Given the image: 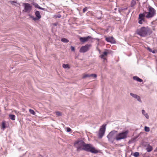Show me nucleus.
<instances>
[{
  "label": "nucleus",
  "mask_w": 157,
  "mask_h": 157,
  "mask_svg": "<svg viewBox=\"0 0 157 157\" xmlns=\"http://www.w3.org/2000/svg\"><path fill=\"white\" fill-rule=\"evenodd\" d=\"M31 17L32 18V19L34 20V21H36V20H38L39 19H37V17Z\"/></svg>",
  "instance_id": "34"
},
{
  "label": "nucleus",
  "mask_w": 157,
  "mask_h": 157,
  "mask_svg": "<svg viewBox=\"0 0 157 157\" xmlns=\"http://www.w3.org/2000/svg\"><path fill=\"white\" fill-rule=\"evenodd\" d=\"M142 113L145 116V117L148 119L149 118V116L148 114L145 112V111L143 109L142 110Z\"/></svg>",
  "instance_id": "15"
},
{
  "label": "nucleus",
  "mask_w": 157,
  "mask_h": 157,
  "mask_svg": "<svg viewBox=\"0 0 157 157\" xmlns=\"http://www.w3.org/2000/svg\"><path fill=\"white\" fill-rule=\"evenodd\" d=\"M156 14L155 10L150 6L148 7V12H147L146 17L147 18H151L154 16Z\"/></svg>",
  "instance_id": "6"
},
{
  "label": "nucleus",
  "mask_w": 157,
  "mask_h": 157,
  "mask_svg": "<svg viewBox=\"0 0 157 157\" xmlns=\"http://www.w3.org/2000/svg\"><path fill=\"white\" fill-rule=\"evenodd\" d=\"M71 131V129L70 128H68L67 129V132H70Z\"/></svg>",
  "instance_id": "37"
},
{
  "label": "nucleus",
  "mask_w": 157,
  "mask_h": 157,
  "mask_svg": "<svg viewBox=\"0 0 157 157\" xmlns=\"http://www.w3.org/2000/svg\"><path fill=\"white\" fill-rule=\"evenodd\" d=\"M71 51H75V48L74 47L71 46Z\"/></svg>",
  "instance_id": "36"
},
{
  "label": "nucleus",
  "mask_w": 157,
  "mask_h": 157,
  "mask_svg": "<svg viewBox=\"0 0 157 157\" xmlns=\"http://www.w3.org/2000/svg\"><path fill=\"white\" fill-rule=\"evenodd\" d=\"M136 2L134 0H132L131 2V5L132 6H133L136 4Z\"/></svg>",
  "instance_id": "24"
},
{
  "label": "nucleus",
  "mask_w": 157,
  "mask_h": 157,
  "mask_svg": "<svg viewBox=\"0 0 157 157\" xmlns=\"http://www.w3.org/2000/svg\"><path fill=\"white\" fill-rule=\"evenodd\" d=\"M29 111L30 113H31L33 115H35V113L34 111L32 109H29Z\"/></svg>",
  "instance_id": "26"
},
{
  "label": "nucleus",
  "mask_w": 157,
  "mask_h": 157,
  "mask_svg": "<svg viewBox=\"0 0 157 157\" xmlns=\"http://www.w3.org/2000/svg\"><path fill=\"white\" fill-rule=\"evenodd\" d=\"M128 133V131L126 130L117 134L116 135V140L118 141L122 139L126 138Z\"/></svg>",
  "instance_id": "3"
},
{
  "label": "nucleus",
  "mask_w": 157,
  "mask_h": 157,
  "mask_svg": "<svg viewBox=\"0 0 157 157\" xmlns=\"http://www.w3.org/2000/svg\"><path fill=\"white\" fill-rule=\"evenodd\" d=\"M61 41L64 43H67L69 42V40L65 38H63L61 39Z\"/></svg>",
  "instance_id": "21"
},
{
  "label": "nucleus",
  "mask_w": 157,
  "mask_h": 157,
  "mask_svg": "<svg viewBox=\"0 0 157 157\" xmlns=\"http://www.w3.org/2000/svg\"><path fill=\"white\" fill-rule=\"evenodd\" d=\"M98 51H99V52H100V49H98Z\"/></svg>",
  "instance_id": "41"
},
{
  "label": "nucleus",
  "mask_w": 157,
  "mask_h": 157,
  "mask_svg": "<svg viewBox=\"0 0 157 157\" xmlns=\"http://www.w3.org/2000/svg\"><path fill=\"white\" fill-rule=\"evenodd\" d=\"M24 11L25 12L29 13L32 9V6L28 3L24 4Z\"/></svg>",
  "instance_id": "9"
},
{
  "label": "nucleus",
  "mask_w": 157,
  "mask_h": 157,
  "mask_svg": "<svg viewBox=\"0 0 157 157\" xmlns=\"http://www.w3.org/2000/svg\"><path fill=\"white\" fill-rule=\"evenodd\" d=\"M91 77V76H90V75L87 74V75H84L83 77V78H85L87 77Z\"/></svg>",
  "instance_id": "31"
},
{
  "label": "nucleus",
  "mask_w": 157,
  "mask_h": 157,
  "mask_svg": "<svg viewBox=\"0 0 157 157\" xmlns=\"http://www.w3.org/2000/svg\"><path fill=\"white\" fill-rule=\"evenodd\" d=\"M108 53L107 52H104L103 54L100 56V57L101 59H103L104 60H106V57H107Z\"/></svg>",
  "instance_id": "12"
},
{
  "label": "nucleus",
  "mask_w": 157,
  "mask_h": 157,
  "mask_svg": "<svg viewBox=\"0 0 157 157\" xmlns=\"http://www.w3.org/2000/svg\"><path fill=\"white\" fill-rule=\"evenodd\" d=\"M148 50L150 52H152V50L149 48H147Z\"/></svg>",
  "instance_id": "38"
},
{
  "label": "nucleus",
  "mask_w": 157,
  "mask_h": 157,
  "mask_svg": "<svg viewBox=\"0 0 157 157\" xmlns=\"http://www.w3.org/2000/svg\"><path fill=\"white\" fill-rule=\"evenodd\" d=\"M133 79L134 80L137 81V82H141L143 81V80L139 78L137 76H135L133 77Z\"/></svg>",
  "instance_id": "14"
},
{
  "label": "nucleus",
  "mask_w": 157,
  "mask_h": 157,
  "mask_svg": "<svg viewBox=\"0 0 157 157\" xmlns=\"http://www.w3.org/2000/svg\"><path fill=\"white\" fill-rule=\"evenodd\" d=\"M10 2L12 4L15 5V4L16 3V2L14 1H10Z\"/></svg>",
  "instance_id": "32"
},
{
  "label": "nucleus",
  "mask_w": 157,
  "mask_h": 157,
  "mask_svg": "<svg viewBox=\"0 0 157 157\" xmlns=\"http://www.w3.org/2000/svg\"><path fill=\"white\" fill-rule=\"evenodd\" d=\"M130 95L132 96L133 98H134L136 99V97H137V96H138L136 94H133V93H130Z\"/></svg>",
  "instance_id": "22"
},
{
  "label": "nucleus",
  "mask_w": 157,
  "mask_h": 157,
  "mask_svg": "<svg viewBox=\"0 0 157 157\" xmlns=\"http://www.w3.org/2000/svg\"><path fill=\"white\" fill-rule=\"evenodd\" d=\"M85 150L88 152H90L92 153H96L98 151L95 148L90 144H84L82 150Z\"/></svg>",
  "instance_id": "2"
},
{
  "label": "nucleus",
  "mask_w": 157,
  "mask_h": 157,
  "mask_svg": "<svg viewBox=\"0 0 157 157\" xmlns=\"http://www.w3.org/2000/svg\"><path fill=\"white\" fill-rule=\"evenodd\" d=\"M85 143L82 140H78L76 141L75 144L74 146L77 149V151L82 150Z\"/></svg>",
  "instance_id": "5"
},
{
  "label": "nucleus",
  "mask_w": 157,
  "mask_h": 157,
  "mask_svg": "<svg viewBox=\"0 0 157 157\" xmlns=\"http://www.w3.org/2000/svg\"><path fill=\"white\" fill-rule=\"evenodd\" d=\"M87 10V7H86L83 9V12H85Z\"/></svg>",
  "instance_id": "35"
},
{
  "label": "nucleus",
  "mask_w": 157,
  "mask_h": 157,
  "mask_svg": "<svg viewBox=\"0 0 157 157\" xmlns=\"http://www.w3.org/2000/svg\"><path fill=\"white\" fill-rule=\"evenodd\" d=\"M63 67L64 68H69V66L68 64H64L63 65Z\"/></svg>",
  "instance_id": "28"
},
{
  "label": "nucleus",
  "mask_w": 157,
  "mask_h": 157,
  "mask_svg": "<svg viewBox=\"0 0 157 157\" xmlns=\"http://www.w3.org/2000/svg\"><path fill=\"white\" fill-rule=\"evenodd\" d=\"M90 38H91V37L90 36H87L86 37H81L80 38L79 40L81 42L84 43L87 41Z\"/></svg>",
  "instance_id": "10"
},
{
  "label": "nucleus",
  "mask_w": 157,
  "mask_h": 157,
  "mask_svg": "<svg viewBox=\"0 0 157 157\" xmlns=\"http://www.w3.org/2000/svg\"><path fill=\"white\" fill-rule=\"evenodd\" d=\"M6 122L5 121H3L2 122L1 129L4 130L6 128Z\"/></svg>",
  "instance_id": "16"
},
{
  "label": "nucleus",
  "mask_w": 157,
  "mask_h": 157,
  "mask_svg": "<svg viewBox=\"0 0 157 157\" xmlns=\"http://www.w3.org/2000/svg\"><path fill=\"white\" fill-rule=\"evenodd\" d=\"M136 99H137V101H139V102H140V103H141L142 102V101L141 99V98H140V96L138 95L137 96V97H136Z\"/></svg>",
  "instance_id": "23"
},
{
  "label": "nucleus",
  "mask_w": 157,
  "mask_h": 157,
  "mask_svg": "<svg viewBox=\"0 0 157 157\" xmlns=\"http://www.w3.org/2000/svg\"><path fill=\"white\" fill-rule=\"evenodd\" d=\"M139 155V153L138 152H135L134 153L133 155L135 157H138Z\"/></svg>",
  "instance_id": "27"
},
{
  "label": "nucleus",
  "mask_w": 157,
  "mask_h": 157,
  "mask_svg": "<svg viewBox=\"0 0 157 157\" xmlns=\"http://www.w3.org/2000/svg\"><path fill=\"white\" fill-rule=\"evenodd\" d=\"M143 21H144V20L140 19V20L139 21L138 23L140 24H141L143 23Z\"/></svg>",
  "instance_id": "33"
},
{
  "label": "nucleus",
  "mask_w": 157,
  "mask_h": 157,
  "mask_svg": "<svg viewBox=\"0 0 157 157\" xmlns=\"http://www.w3.org/2000/svg\"><path fill=\"white\" fill-rule=\"evenodd\" d=\"M56 113L57 116H61L62 115L61 113L59 111H56Z\"/></svg>",
  "instance_id": "29"
},
{
  "label": "nucleus",
  "mask_w": 157,
  "mask_h": 157,
  "mask_svg": "<svg viewBox=\"0 0 157 157\" xmlns=\"http://www.w3.org/2000/svg\"><path fill=\"white\" fill-rule=\"evenodd\" d=\"M117 131L113 130L110 132L107 136L109 140L112 142H113L114 140H116V135Z\"/></svg>",
  "instance_id": "4"
},
{
  "label": "nucleus",
  "mask_w": 157,
  "mask_h": 157,
  "mask_svg": "<svg viewBox=\"0 0 157 157\" xmlns=\"http://www.w3.org/2000/svg\"><path fill=\"white\" fill-rule=\"evenodd\" d=\"M137 33L142 37H144L147 35H150L151 31L148 27H143L137 30Z\"/></svg>",
  "instance_id": "1"
},
{
  "label": "nucleus",
  "mask_w": 157,
  "mask_h": 157,
  "mask_svg": "<svg viewBox=\"0 0 157 157\" xmlns=\"http://www.w3.org/2000/svg\"><path fill=\"white\" fill-rule=\"evenodd\" d=\"M10 118L13 120H14L15 119V116L13 114H10L9 115Z\"/></svg>",
  "instance_id": "19"
},
{
  "label": "nucleus",
  "mask_w": 157,
  "mask_h": 157,
  "mask_svg": "<svg viewBox=\"0 0 157 157\" xmlns=\"http://www.w3.org/2000/svg\"><path fill=\"white\" fill-rule=\"evenodd\" d=\"M106 40L108 42H109L111 43H114L115 42V40L113 37H106Z\"/></svg>",
  "instance_id": "11"
},
{
  "label": "nucleus",
  "mask_w": 157,
  "mask_h": 157,
  "mask_svg": "<svg viewBox=\"0 0 157 157\" xmlns=\"http://www.w3.org/2000/svg\"><path fill=\"white\" fill-rule=\"evenodd\" d=\"M91 47V44H86L84 46H82L79 52H85L88 51Z\"/></svg>",
  "instance_id": "8"
},
{
  "label": "nucleus",
  "mask_w": 157,
  "mask_h": 157,
  "mask_svg": "<svg viewBox=\"0 0 157 157\" xmlns=\"http://www.w3.org/2000/svg\"><path fill=\"white\" fill-rule=\"evenodd\" d=\"M151 52L153 53H155V51H152V52Z\"/></svg>",
  "instance_id": "39"
},
{
  "label": "nucleus",
  "mask_w": 157,
  "mask_h": 157,
  "mask_svg": "<svg viewBox=\"0 0 157 157\" xmlns=\"http://www.w3.org/2000/svg\"><path fill=\"white\" fill-rule=\"evenodd\" d=\"M90 76H91V77H93L94 78H96L97 77V75L95 74H90Z\"/></svg>",
  "instance_id": "30"
},
{
  "label": "nucleus",
  "mask_w": 157,
  "mask_h": 157,
  "mask_svg": "<svg viewBox=\"0 0 157 157\" xmlns=\"http://www.w3.org/2000/svg\"><path fill=\"white\" fill-rule=\"evenodd\" d=\"M144 130L146 132H149L150 131V128L149 127L145 126L144 127Z\"/></svg>",
  "instance_id": "25"
},
{
  "label": "nucleus",
  "mask_w": 157,
  "mask_h": 157,
  "mask_svg": "<svg viewBox=\"0 0 157 157\" xmlns=\"http://www.w3.org/2000/svg\"><path fill=\"white\" fill-rule=\"evenodd\" d=\"M35 15L36 17H37V19H40L41 18V15L39 11H37L36 12Z\"/></svg>",
  "instance_id": "17"
},
{
  "label": "nucleus",
  "mask_w": 157,
  "mask_h": 157,
  "mask_svg": "<svg viewBox=\"0 0 157 157\" xmlns=\"http://www.w3.org/2000/svg\"><path fill=\"white\" fill-rule=\"evenodd\" d=\"M156 150H157V148H156Z\"/></svg>",
  "instance_id": "42"
},
{
  "label": "nucleus",
  "mask_w": 157,
  "mask_h": 157,
  "mask_svg": "<svg viewBox=\"0 0 157 157\" xmlns=\"http://www.w3.org/2000/svg\"><path fill=\"white\" fill-rule=\"evenodd\" d=\"M147 12L145 11L143 13H140L139 15V19L144 20V17H146Z\"/></svg>",
  "instance_id": "13"
},
{
  "label": "nucleus",
  "mask_w": 157,
  "mask_h": 157,
  "mask_svg": "<svg viewBox=\"0 0 157 157\" xmlns=\"http://www.w3.org/2000/svg\"><path fill=\"white\" fill-rule=\"evenodd\" d=\"M61 17V15H59V16H58L57 17L58 18H60Z\"/></svg>",
  "instance_id": "40"
},
{
  "label": "nucleus",
  "mask_w": 157,
  "mask_h": 157,
  "mask_svg": "<svg viewBox=\"0 0 157 157\" xmlns=\"http://www.w3.org/2000/svg\"><path fill=\"white\" fill-rule=\"evenodd\" d=\"M146 150L147 152H150L152 150V147L151 146L149 145L147 147Z\"/></svg>",
  "instance_id": "18"
},
{
  "label": "nucleus",
  "mask_w": 157,
  "mask_h": 157,
  "mask_svg": "<svg viewBox=\"0 0 157 157\" xmlns=\"http://www.w3.org/2000/svg\"><path fill=\"white\" fill-rule=\"evenodd\" d=\"M106 124H103L100 128L98 134V137L99 138H101L104 136L106 129Z\"/></svg>",
  "instance_id": "7"
},
{
  "label": "nucleus",
  "mask_w": 157,
  "mask_h": 157,
  "mask_svg": "<svg viewBox=\"0 0 157 157\" xmlns=\"http://www.w3.org/2000/svg\"><path fill=\"white\" fill-rule=\"evenodd\" d=\"M34 6L35 7L38 8L42 10H44V8H41L40 7V6L37 4L35 3L34 4Z\"/></svg>",
  "instance_id": "20"
}]
</instances>
